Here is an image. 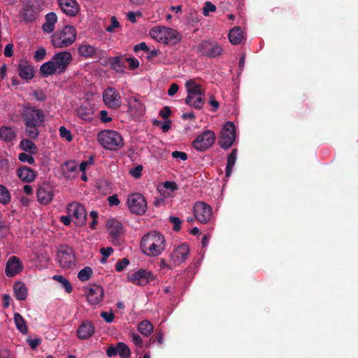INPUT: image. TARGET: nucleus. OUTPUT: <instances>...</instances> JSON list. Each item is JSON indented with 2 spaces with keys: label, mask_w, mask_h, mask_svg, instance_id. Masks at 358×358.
Segmentation results:
<instances>
[{
  "label": "nucleus",
  "mask_w": 358,
  "mask_h": 358,
  "mask_svg": "<svg viewBox=\"0 0 358 358\" xmlns=\"http://www.w3.org/2000/svg\"><path fill=\"white\" fill-rule=\"evenodd\" d=\"M166 247L164 236L157 231H151L144 234L141 239V251L150 257L159 256L166 250Z\"/></svg>",
  "instance_id": "1"
},
{
  "label": "nucleus",
  "mask_w": 358,
  "mask_h": 358,
  "mask_svg": "<svg viewBox=\"0 0 358 358\" xmlns=\"http://www.w3.org/2000/svg\"><path fill=\"white\" fill-rule=\"evenodd\" d=\"M72 59L71 53L69 51L55 53L49 61L41 66L40 73L45 78L52 75H60L66 71Z\"/></svg>",
  "instance_id": "2"
},
{
  "label": "nucleus",
  "mask_w": 358,
  "mask_h": 358,
  "mask_svg": "<svg viewBox=\"0 0 358 358\" xmlns=\"http://www.w3.org/2000/svg\"><path fill=\"white\" fill-rule=\"evenodd\" d=\"M187 97L185 103L196 109H201L205 103V90L195 79H189L185 83Z\"/></svg>",
  "instance_id": "3"
},
{
  "label": "nucleus",
  "mask_w": 358,
  "mask_h": 358,
  "mask_svg": "<svg viewBox=\"0 0 358 358\" xmlns=\"http://www.w3.org/2000/svg\"><path fill=\"white\" fill-rule=\"evenodd\" d=\"M77 36L78 32L73 26L65 25L53 33L50 42L55 48H66L76 42Z\"/></svg>",
  "instance_id": "4"
},
{
  "label": "nucleus",
  "mask_w": 358,
  "mask_h": 358,
  "mask_svg": "<svg viewBox=\"0 0 358 358\" xmlns=\"http://www.w3.org/2000/svg\"><path fill=\"white\" fill-rule=\"evenodd\" d=\"M97 141L103 149L110 151L119 150L124 145L122 135L112 129H105L99 132Z\"/></svg>",
  "instance_id": "5"
},
{
  "label": "nucleus",
  "mask_w": 358,
  "mask_h": 358,
  "mask_svg": "<svg viewBox=\"0 0 358 358\" xmlns=\"http://www.w3.org/2000/svg\"><path fill=\"white\" fill-rule=\"evenodd\" d=\"M150 37L158 43L174 45L181 41L180 33L170 27L157 26L150 31Z\"/></svg>",
  "instance_id": "6"
},
{
  "label": "nucleus",
  "mask_w": 358,
  "mask_h": 358,
  "mask_svg": "<svg viewBox=\"0 0 358 358\" xmlns=\"http://www.w3.org/2000/svg\"><path fill=\"white\" fill-rule=\"evenodd\" d=\"M127 204L130 211L136 215H143L147 210V201L140 193L129 195Z\"/></svg>",
  "instance_id": "7"
},
{
  "label": "nucleus",
  "mask_w": 358,
  "mask_h": 358,
  "mask_svg": "<svg viewBox=\"0 0 358 358\" xmlns=\"http://www.w3.org/2000/svg\"><path fill=\"white\" fill-rule=\"evenodd\" d=\"M236 139V127L232 122H227L221 130L220 137V145L227 149L230 148L234 143Z\"/></svg>",
  "instance_id": "8"
},
{
  "label": "nucleus",
  "mask_w": 358,
  "mask_h": 358,
  "mask_svg": "<svg viewBox=\"0 0 358 358\" xmlns=\"http://www.w3.org/2000/svg\"><path fill=\"white\" fill-rule=\"evenodd\" d=\"M66 212L71 217L76 224L83 225L85 223L86 211L80 203L76 201L69 203L66 206Z\"/></svg>",
  "instance_id": "9"
},
{
  "label": "nucleus",
  "mask_w": 358,
  "mask_h": 358,
  "mask_svg": "<svg viewBox=\"0 0 358 358\" xmlns=\"http://www.w3.org/2000/svg\"><path fill=\"white\" fill-rule=\"evenodd\" d=\"M215 141V133L211 130H206L193 141L192 145L196 150L203 151L212 146Z\"/></svg>",
  "instance_id": "10"
},
{
  "label": "nucleus",
  "mask_w": 358,
  "mask_h": 358,
  "mask_svg": "<svg viewBox=\"0 0 358 358\" xmlns=\"http://www.w3.org/2000/svg\"><path fill=\"white\" fill-rule=\"evenodd\" d=\"M103 103L110 108H118L121 106L122 97L119 92L112 87H106L102 94Z\"/></svg>",
  "instance_id": "11"
},
{
  "label": "nucleus",
  "mask_w": 358,
  "mask_h": 358,
  "mask_svg": "<svg viewBox=\"0 0 358 358\" xmlns=\"http://www.w3.org/2000/svg\"><path fill=\"white\" fill-rule=\"evenodd\" d=\"M198 51L203 55L209 57H215L220 55L223 49L221 45L217 43L210 41H205L201 42L197 48Z\"/></svg>",
  "instance_id": "12"
},
{
  "label": "nucleus",
  "mask_w": 358,
  "mask_h": 358,
  "mask_svg": "<svg viewBox=\"0 0 358 358\" xmlns=\"http://www.w3.org/2000/svg\"><path fill=\"white\" fill-rule=\"evenodd\" d=\"M57 261L60 266L64 268L72 267L75 265V255L73 250L67 246L62 247L57 253Z\"/></svg>",
  "instance_id": "13"
},
{
  "label": "nucleus",
  "mask_w": 358,
  "mask_h": 358,
  "mask_svg": "<svg viewBox=\"0 0 358 358\" xmlns=\"http://www.w3.org/2000/svg\"><path fill=\"white\" fill-rule=\"evenodd\" d=\"M194 214L199 222L206 224L212 217V208L202 201L196 202L194 206Z\"/></svg>",
  "instance_id": "14"
},
{
  "label": "nucleus",
  "mask_w": 358,
  "mask_h": 358,
  "mask_svg": "<svg viewBox=\"0 0 358 358\" xmlns=\"http://www.w3.org/2000/svg\"><path fill=\"white\" fill-rule=\"evenodd\" d=\"M128 280L134 285L144 286L154 279L153 274L147 270L140 269L129 275Z\"/></svg>",
  "instance_id": "15"
},
{
  "label": "nucleus",
  "mask_w": 358,
  "mask_h": 358,
  "mask_svg": "<svg viewBox=\"0 0 358 358\" xmlns=\"http://www.w3.org/2000/svg\"><path fill=\"white\" fill-rule=\"evenodd\" d=\"M78 55L85 59H97L101 55V50L87 42H83L78 46Z\"/></svg>",
  "instance_id": "16"
},
{
  "label": "nucleus",
  "mask_w": 358,
  "mask_h": 358,
  "mask_svg": "<svg viewBox=\"0 0 358 358\" xmlns=\"http://www.w3.org/2000/svg\"><path fill=\"white\" fill-rule=\"evenodd\" d=\"M24 266L20 259L16 256H11L6 264L5 273L8 277H14L20 273Z\"/></svg>",
  "instance_id": "17"
},
{
  "label": "nucleus",
  "mask_w": 358,
  "mask_h": 358,
  "mask_svg": "<svg viewBox=\"0 0 358 358\" xmlns=\"http://www.w3.org/2000/svg\"><path fill=\"white\" fill-rule=\"evenodd\" d=\"M189 248L187 244L182 243L177 246L171 255V261L176 265L183 263L188 257Z\"/></svg>",
  "instance_id": "18"
},
{
  "label": "nucleus",
  "mask_w": 358,
  "mask_h": 358,
  "mask_svg": "<svg viewBox=\"0 0 358 358\" xmlns=\"http://www.w3.org/2000/svg\"><path fill=\"white\" fill-rule=\"evenodd\" d=\"M44 119L43 113L42 110L35 109L33 108H27L24 113V122L25 123H35L41 124Z\"/></svg>",
  "instance_id": "19"
},
{
  "label": "nucleus",
  "mask_w": 358,
  "mask_h": 358,
  "mask_svg": "<svg viewBox=\"0 0 358 358\" xmlns=\"http://www.w3.org/2000/svg\"><path fill=\"white\" fill-rule=\"evenodd\" d=\"M87 299L90 304H98L103 298V289L99 285H92L86 293Z\"/></svg>",
  "instance_id": "20"
},
{
  "label": "nucleus",
  "mask_w": 358,
  "mask_h": 358,
  "mask_svg": "<svg viewBox=\"0 0 358 358\" xmlns=\"http://www.w3.org/2000/svg\"><path fill=\"white\" fill-rule=\"evenodd\" d=\"M126 101L128 110L132 115H141L144 113V106L137 96L128 97Z\"/></svg>",
  "instance_id": "21"
},
{
  "label": "nucleus",
  "mask_w": 358,
  "mask_h": 358,
  "mask_svg": "<svg viewBox=\"0 0 358 358\" xmlns=\"http://www.w3.org/2000/svg\"><path fill=\"white\" fill-rule=\"evenodd\" d=\"M37 198L41 203L48 204L53 198V192L51 187L48 185H41L38 189Z\"/></svg>",
  "instance_id": "22"
},
{
  "label": "nucleus",
  "mask_w": 358,
  "mask_h": 358,
  "mask_svg": "<svg viewBox=\"0 0 358 358\" xmlns=\"http://www.w3.org/2000/svg\"><path fill=\"white\" fill-rule=\"evenodd\" d=\"M94 333V327L92 322L86 320L79 326L77 335L80 339L85 340L90 338Z\"/></svg>",
  "instance_id": "23"
},
{
  "label": "nucleus",
  "mask_w": 358,
  "mask_h": 358,
  "mask_svg": "<svg viewBox=\"0 0 358 358\" xmlns=\"http://www.w3.org/2000/svg\"><path fill=\"white\" fill-rule=\"evenodd\" d=\"M106 228L110 236L113 239H116L124 232L122 224L119 221L114 219L108 220Z\"/></svg>",
  "instance_id": "24"
},
{
  "label": "nucleus",
  "mask_w": 358,
  "mask_h": 358,
  "mask_svg": "<svg viewBox=\"0 0 358 358\" xmlns=\"http://www.w3.org/2000/svg\"><path fill=\"white\" fill-rule=\"evenodd\" d=\"M59 7L68 15L74 16L79 10L77 2L75 0H59Z\"/></svg>",
  "instance_id": "25"
},
{
  "label": "nucleus",
  "mask_w": 358,
  "mask_h": 358,
  "mask_svg": "<svg viewBox=\"0 0 358 358\" xmlns=\"http://www.w3.org/2000/svg\"><path fill=\"white\" fill-rule=\"evenodd\" d=\"M17 177L24 182H33L36 178V172L27 167V166H22L17 169L16 171Z\"/></svg>",
  "instance_id": "26"
},
{
  "label": "nucleus",
  "mask_w": 358,
  "mask_h": 358,
  "mask_svg": "<svg viewBox=\"0 0 358 358\" xmlns=\"http://www.w3.org/2000/svg\"><path fill=\"white\" fill-rule=\"evenodd\" d=\"M158 191L164 198L173 196L174 192L178 189V186L174 182L166 181L158 186Z\"/></svg>",
  "instance_id": "27"
},
{
  "label": "nucleus",
  "mask_w": 358,
  "mask_h": 358,
  "mask_svg": "<svg viewBox=\"0 0 358 358\" xmlns=\"http://www.w3.org/2000/svg\"><path fill=\"white\" fill-rule=\"evenodd\" d=\"M57 17L55 13H49L45 15V22L43 24V30L45 33H51L54 31Z\"/></svg>",
  "instance_id": "28"
},
{
  "label": "nucleus",
  "mask_w": 358,
  "mask_h": 358,
  "mask_svg": "<svg viewBox=\"0 0 358 358\" xmlns=\"http://www.w3.org/2000/svg\"><path fill=\"white\" fill-rule=\"evenodd\" d=\"M229 41L233 45H238L244 40V34L241 29L238 27H235L231 29L228 35Z\"/></svg>",
  "instance_id": "29"
},
{
  "label": "nucleus",
  "mask_w": 358,
  "mask_h": 358,
  "mask_svg": "<svg viewBox=\"0 0 358 358\" xmlns=\"http://www.w3.org/2000/svg\"><path fill=\"white\" fill-rule=\"evenodd\" d=\"M18 73L20 78L30 80L34 77L33 67L27 62H22L18 66Z\"/></svg>",
  "instance_id": "30"
},
{
  "label": "nucleus",
  "mask_w": 358,
  "mask_h": 358,
  "mask_svg": "<svg viewBox=\"0 0 358 358\" xmlns=\"http://www.w3.org/2000/svg\"><path fill=\"white\" fill-rule=\"evenodd\" d=\"M64 176L67 178H73L78 172V166L76 162L69 161L66 162L62 167Z\"/></svg>",
  "instance_id": "31"
},
{
  "label": "nucleus",
  "mask_w": 358,
  "mask_h": 358,
  "mask_svg": "<svg viewBox=\"0 0 358 358\" xmlns=\"http://www.w3.org/2000/svg\"><path fill=\"white\" fill-rule=\"evenodd\" d=\"M16 138V132L13 128L3 126L0 128V138L4 142H11Z\"/></svg>",
  "instance_id": "32"
},
{
  "label": "nucleus",
  "mask_w": 358,
  "mask_h": 358,
  "mask_svg": "<svg viewBox=\"0 0 358 358\" xmlns=\"http://www.w3.org/2000/svg\"><path fill=\"white\" fill-rule=\"evenodd\" d=\"M36 12L34 10L32 6L26 4L24 6L23 9L20 13V16L23 20L26 22H31L36 17Z\"/></svg>",
  "instance_id": "33"
},
{
  "label": "nucleus",
  "mask_w": 358,
  "mask_h": 358,
  "mask_svg": "<svg viewBox=\"0 0 358 358\" xmlns=\"http://www.w3.org/2000/svg\"><path fill=\"white\" fill-rule=\"evenodd\" d=\"M13 290L15 297L18 300H24L27 296V289L22 282H17L14 284Z\"/></svg>",
  "instance_id": "34"
},
{
  "label": "nucleus",
  "mask_w": 358,
  "mask_h": 358,
  "mask_svg": "<svg viewBox=\"0 0 358 358\" xmlns=\"http://www.w3.org/2000/svg\"><path fill=\"white\" fill-rule=\"evenodd\" d=\"M20 148L24 152L29 153L31 155L36 154L38 151L36 145L30 140L22 139L20 143Z\"/></svg>",
  "instance_id": "35"
},
{
  "label": "nucleus",
  "mask_w": 358,
  "mask_h": 358,
  "mask_svg": "<svg viewBox=\"0 0 358 358\" xmlns=\"http://www.w3.org/2000/svg\"><path fill=\"white\" fill-rule=\"evenodd\" d=\"M93 109L85 106H80L77 109V115L86 121H90L93 119Z\"/></svg>",
  "instance_id": "36"
},
{
  "label": "nucleus",
  "mask_w": 358,
  "mask_h": 358,
  "mask_svg": "<svg viewBox=\"0 0 358 358\" xmlns=\"http://www.w3.org/2000/svg\"><path fill=\"white\" fill-rule=\"evenodd\" d=\"M138 331L144 336H149L153 331V326L148 320L141 322L137 326Z\"/></svg>",
  "instance_id": "37"
},
{
  "label": "nucleus",
  "mask_w": 358,
  "mask_h": 358,
  "mask_svg": "<svg viewBox=\"0 0 358 358\" xmlns=\"http://www.w3.org/2000/svg\"><path fill=\"white\" fill-rule=\"evenodd\" d=\"M13 319L17 330L23 334H27L28 329L23 317L20 313H15Z\"/></svg>",
  "instance_id": "38"
},
{
  "label": "nucleus",
  "mask_w": 358,
  "mask_h": 358,
  "mask_svg": "<svg viewBox=\"0 0 358 358\" xmlns=\"http://www.w3.org/2000/svg\"><path fill=\"white\" fill-rule=\"evenodd\" d=\"M237 157V150L234 149L228 157L227 164L226 167V176L229 177L232 173V169L235 165Z\"/></svg>",
  "instance_id": "39"
},
{
  "label": "nucleus",
  "mask_w": 358,
  "mask_h": 358,
  "mask_svg": "<svg viewBox=\"0 0 358 358\" xmlns=\"http://www.w3.org/2000/svg\"><path fill=\"white\" fill-rule=\"evenodd\" d=\"M40 124L35 123H25V131L27 136L31 138H36L38 136V130L37 127Z\"/></svg>",
  "instance_id": "40"
},
{
  "label": "nucleus",
  "mask_w": 358,
  "mask_h": 358,
  "mask_svg": "<svg viewBox=\"0 0 358 358\" xmlns=\"http://www.w3.org/2000/svg\"><path fill=\"white\" fill-rule=\"evenodd\" d=\"M52 278L61 283L62 287L64 289L66 292L69 294L72 292V286L66 278L59 275H55L52 277Z\"/></svg>",
  "instance_id": "41"
},
{
  "label": "nucleus",
  "mask_w": 358,
  "mask_h": 358,
  "mask_svg": "<svg viewBox=\"0 0 358 358\" xmlns=\"http://www.w3.org/2000/svg\"><path fill=\"white\" fill-rule=\"evenodd\" d=\"M11 200V196L8 189L3 185H0V203L6 205Z\"/></svg>",
  "instance_id": "42"
},
{
  "label": "nucleus",
  "mask_w": 358,
  "mask_h": 358,
  "mask_svg": "<svg viewBox=\"0 0 358 358\" xmlns=\"http://www.w3.org/2000/svg\"><path fill=\"white\" fill-rule=\"evenodd\" d=\"M117 355L122 358H128L131 352L129 348L124 343L120 342L117 344Z\"/></svg>",
  "instance_id": "43"
},
{
  "label": "nucleus",
  "mask_w": 358,
  "mask_h": 358,
  "mask_svg": "<svg viewBox=\"0 0 358 358\" xmlns=\"http://www.w3.org/2000/svg\"><path fill=\"white\" fill-rule=\"evenodd\" d=\"M92 275V270L90 267L86 266L81 269L78 273V278L80 281H86L89 280Z\"/></svg>",
  "instance_id": "44"
},
{
  "label": "nucleus",
  "mask_w": 358,
  "mask_h": 358,
  "mask_svg": "<svg viewBox=\"0 0 358 358\" xmlns=\"http://www.w3.org/2000/svg\"><path fill=\"white\" fill-rule=\"evenodd\" d=\"M111 68L117 73L124 72V66L122 64L119 57L112 58L110 62Z\"/></svg>",
  "instance_id": "45"
},
{
  "label": "nucleus",
  "mask_w": 358,
  "mask_h": 358,
  "mask_svg": "<svg viewBox=\"0 0 358 358\" xmlns=\"http://www.w3.org/2000/svg\"><path fill=\"white\" fill-rule=\"evenodd\" d=\"M46 54V50L43 47H40L36 50L34 59L36 62H41L45 59Z\"/></svg>",
  "instance_id": "46"
},
{
  "label": "nucleus",
  "mask_w": 358,
  "mask_h": 358,
  "mask_svg": "<svg viewBox=\"0 0 358 358\" xmlns=\"http://www.w3.org/2000/svg\"><path fill=\"white\" fill-rule=\"evenodd\" d=\"M59 131L60 136L66 139L68 142H71L73 140L71 131L67 129L65 127H60Z\"/></svg>",
  "instance_id": "47"
},
{
  "label": "nucleus",
  "mask_w": 358,
  "mask_h": 358,
  "mask_svg": "<svg viewBox=\"0 0 358 358\" xmlns=\"http://www.w3.org/2000/svg\"><path fill=\"white\" fill-rule=\"evenodd\" d=\"M18 159L20 162L28 163L29 164H33L35 162L34 158L31 156V155L27 154L26 152L20 153L18 155Z\"/></svg>",
  "instance_id": "48"
},
{
  "label": "nucleus",
  "mask_w": 358,
  "mask_h": 358,
  "mask_svg": "<svg viewBox=\"0 0 358 358\" xmlns=\"http://www.w3.org/2000/svg\"><path fill=\"white\" fill-rule=\"evenodd\" d=\"M216 6L210 1H206L203 8V14L204 16H208L210 12H215Z\"/></svg>",
  "instance_id": "49"
},
{
  "label": "nucleus",
  "mask_w": 358,
  "mask_h": 358,
  "mask_svg": "<svg viewBox=\"0 0 358 358\" xmlns=\"http://www.w3.org/2000/svg\"><path fill=\"white\" fill-rule=\"evenodd\" d=\"M119 27L120 23L117 19L115 16H113L111 17L110 24L106 27V30L108 32L113 33L115 31V29L118 28Z\"/></svg>",
  "instance_id": "50"
},
{
  "label": "nucleus",
  "mask_w": 358,
  "mask_h": 358,
  "mask_svg": "<svg viewBox=\"0 0 358 358\" xmlns=\"http://www.w3.org/2000/svg\"><path fill=\"white\" fill-rule=\"evenodd\" d=\"M129 264V261L127 258H123L120 261L117 262L115 264V270L117 271H122L124 270Z\"/></svg>",
  "instance_id": "51"
},
{
  "label": "nucleus",
  "mask_w": 358,
  "mask_h": 358,
  "mask_svg": "<svg viewBox=\"0 0 358 358\" xmlns=\"http://www.w3.org/2000/svg\"><path fill=\"white\" fill-rule=\"evenodd\" d=\"M101 317L107 323H111L113 322L115 318V315L112 311H103L101 313Z\"/></svg>",
  "instance_id": "52"
},
{
  "label": "nucleus",
  "mask_w": 358,
  "mask_h": 358,
  "mask_svg": "<svg viewBox=\"0 0 358 358\" xmlns=\"http://www.w3.org/2000/svg\"><path fill=\"white\" fill-rule=\"evenodd\" d=\"M127 17L128 20H129L132 23L136 22V18L142 17V13L141 11L136 12H129L127 14Z\"/></svg>",
  "instance_id": "53"
},
{
  "label": "nucleus",
  "mask_w": 358,
  "mask_h": 358,
  "mask_svg": "<svg viewBox=\"0 0 358 358\" xmlns=\"http://www.w3.org/2000/svg\"><path fill=\"white\" fill-rule=\"evenodd\" d=\"M101 253L103 256V258L101 260L102 263H104L108 258L113 252V249L110 247L101 249Z\"/></svg>",
  "instance_id": "54"
},
{
  "label": "nucleus",
  "mask_w": 358,
  "mask_h": 358,
  "mask_svg": "<svg viewBox=\"0 0 358 358\" xmlns=\"http://www.w3.org/2000/svg\"><path fill=\"white\" fill-rule=\"evenodd\" d=\"M155 124H160L161 129L164 132H166L169 130L171 127V122L169 120L164 121V122H160L159 120H155L154 121Z\"/></svg>",
  "instance_id": "55"
},
{
  "label": "nucleus",
  "mask_w": 358,
  "mask_h": 358,
  "mask_svg": "<svg viewBox=\"0 0 358 358\" xmlns=\"http://www.w3.org/2000/svg\"><path fill=\"white\" fill-rule=\"evenodd\" d=\"M27 342L31 349L35 350L41 343V339L40 338H28Z\"/></svg>",
  "instance_id": "56"
},
{
  "label": "nucleus",
  "mask_w": 358,
  "mask_h": 358,
  "mask_svg": "<svg viewBox=\"0 0 358 358\" xmlns=\"http://www.w3.org/2000/svg\"><path fill=\"white\" fill-rule=\"evenodd\" d=\"M99 117L102 122L108 123L111 122L112 117L108 115L106 110H101L99 113Z\"/></svg>",
  "instance_id": "57"
},
{
  "label": "nucleus",
  "mask_w": 358,
  "mask_h": 358,
  "mask_svg": "<svg viewBox=\"0 0 358 358\" xmlns=\"http://www.w3.org/2000/svg\"><path fill=\"white\" fill-rule=\"evenodd\" d=\"M170 222L173 224V229L175 231H179L180 229L181 221L180 218L177 217H170Z\"/></svg>",
  "instance_id": "58"
},
{
  "label": "nucleus",
  "mask_w": 358,
  "mask_h": 358,
  "mask_svg": "<svg viewBox=\"0 0 358 358\" xmlns=\"http://www.w3.org/2000/svg\"><path fill=\"white\" fill-rule=\"evenodd\" d=\"M129 336H130L132 342L135 345L141 346V345H142V339H141V336L138 334H137L136 333H131L129 334Z\"/></svg>",
  "instance_id": "59"
},
{
  "label": "nucleus",
  "mask_w": 358,
  "mask_h": 358,
  "mask_svg": "<svg viewBox=\"0 0 358 358\" xmlns=\"http://www.w3.org/2000/svg\"><path fill=\"white\" fill-rule=\"evenodd\" d=\"M142 169L141 166H137L134 169H131L129 173L133 177L138 178L141 176Z\"/></svg>",
  "instance_id": "60"
},
{
  "label": "nucleus",
  "mask_w": 358,
  "mask_h": 358,
  "mask_svg": "<svg viewBox=\"0 0 358 358\" xmlns=\"http://www.w3.org/2000/svg\"><path fill=\"white\" fill-rule=\"evenodd\" d=\"M172 157L175 159H180L182 161H185L187 159L186 153L180 151H174L172 152Z\"/></svg>",
  "instance_id": "61"
},
{
  "label": "nucleus",
  "mask_w": 358,
  "mask_h": 358,
  "mask_svg": "<svg viewBox=\"0 0 358 358\" xmlns=\"http://www.w3.org/2000/svg\"><path fill=\"white\" fill-rule=\"evenodd\" d=\"M127 62L129 63V66L130 69H136L139 66L138 61L135 58H128Z\"/></svg>",
  "instance_id": "62"
},
{
  "label": "nucleus",
  "mask_w": 358,
  "mask_h": 358,
  "mask_svg": "<svg viewBox=\"0 0 358 358\" xmlns=\"http://www.w3.org/2000/svg\"><path fill=\"white\" fill-rule=\"evenodd\" d=\"M59 220L62 222L65 226H69L73 221L71 217L67 214L66 215H62L60 217Z\"/></svg>",
  "instance_id": "63"
},
{
  "label": "nucleus",
  "mask_w": 358,
  "mask_h": 358,
  "mask_svg": "<svg viewBox=\"0 0 358 358\" xmlns=\"http://www.w3.org/2000/svg\"><path fill=\"white\" fill-rule=\"evenodd\" d=\"M178 90H179V86L176 83H172L169 89L168 90V94L170 96H173L178 92Z\"/></svg>",
  "instance_id": "64"
}]
</instances>
